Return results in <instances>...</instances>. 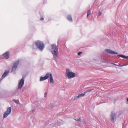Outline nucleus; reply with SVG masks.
I'll return each mask as SVG.
<instances>
[{"instance_id": "f257e3e1", "label": "nucleus", "mask_w": 128, "mask_h": 128, "mask_svg": "<svg viewBox=\"0 0 128 128\" xmlns=\"http://www.w3.org/2000/svg\"><path fill=\"white\" fill-rule=\"evenodd\" d=\"M51 51L54 56L53 58H56L58 55V47L55 44L52 45Z\"/></svg>"}, {"instance_id": "f03ea898", "label": "nucleus", "mask_w": 128, "mask_h": 128, "mask_svg": "<svg viewBox=\"0 0 128 128\" xmlns=\"http://www.w3.org/2000/svg\"><path fill=\"white\" fill-rule=\"evenodd\" d=\"M36 45L37 48L40 51H42L44 48V44L41 41L37 40L36 42Z\"/></svg>"}, {"instance_id": "7ed1b4c3", "label": "nucleus", "mask_w": 128, "mask_h": 128, "mask_svg": "<svg viewBox=\"0 0 128 128\" xmlns=\"http://www.w3.org/2000/svg\"><path fill=\"white\" fill-rule=\"evenodd\" d=\"M66 75L68 79H70L75 77L76 74L74 72H71L70 69L67 68L66 69Z\"/></svg>"}, {"instance_id": "20e7f679", "label": "nucleus", "mask_w": 128, "mask_h": 128, "mask_svg": "<svg viewBox=\"0 0 128 128\" xmlns=\"http://www.w3.org/2000/svg\"><path fill=\"white\" fill-rule=\"evenodd\" d=\"M24 78L23 77L21 80L19 81L18 85V89H17L15 92L16 93L18 94L19 92L18 89H21L23 87L24 82Z\"/></svg>"}, {"instance_id": "39448f33", "label": "nucleus", "mask_w": 128, "mask_h": 128, "mask_svg": "<svg viewBox=\"0 0 128 128\" xmlns=\"http://www.w3.org/2000/svg\"><path fill=\"white\" fill-rule=\"evenodd\" d=\"M20 62V60H18L14 63L11 72H14L16 71Z\"/></svg>"}, {"instance_id": "423d86ee", "label": "nucleus", "mask_w": 128, "mask_h": 128, "mask_svg": "<svg viewBox=\"0 0 128 128\" xmlns=\"http://www.w3.org/2000/svg\"><path fill=\"white\" fill-rule=\"evenodd\" d=\"M116 116L115 112H112L111 113L110 115V120L112 122L114 123L115 122L116 120Z\"/></svg>"}, {"instance_id": "0eeeda50", "label": "nucleus", "mask_w": 128, "mask_h": 128, "mask_svg": "<svg viewBox=\"0 0 128 128\" xmlns=\"http://www.w3.org/2000/svg\"><path fill=\"white\" fill-rule=\"evenodd\" d=\"M49 76V73L47 74L44 77L41 76L40 78V82L42 81L48 79Z\"/></svg>"}, {"instance_id": "6e6552de", "label": "nucleus", "mask_w": 128, "mask_h": 128, "mask_svg": "<svg viewBox=\"0 0 128 128\" xmlns=\"http://www.w3.org/2000/svg\"><path fill=\"white\" fill-rule=\"evenodd\" d=\"M105 51L112 54H118V52L113 51L112 50L109 49L106 50Z\"/></svg>"}, {"instance_id": "1a4fd4ad", "label": "nucleus", "mask_w": 128, "mask_h": 128, "mask_svg": "<svg viewBox=\"0 0 128 128\" xmlns=\"http://www.w3.org/2000/svg\"><path fill=\"white\" fill-rule=\"evenodd\" d=\"M4 57L6 59H8L10 56V54L9 52H6L3 55Z\"/></svg>"}, {"instance_id": "9d476101", "label": "nucleus", "mask_w": 128, "mask_h": 128, "mask_svg": "<svg viewBox=\"0 0 128 128\" xmlns=\"http://www.w3.org/2000/svg\"><path fill=\"white\" fill-rule=\"evenodd\" d=\"M9 73V71L6 70L4 72V74L2 76V77L4 78L6 77L8 75Z\"/></svg>"}, {"instance_id": "9b49d317", "label": "nucleus", "mask_w": 128, "mask_h": 128, "mask_svg": "<svg viewBox=\"0 0 128 128\" xmlns=\"http://www.w3.org/2000/svg\"><path fill=\"white\" fill-rule=\"evenodd\" d=\"M49 76H50V83L51 84H53L54 83V81L52 74H49Z\"/></svg>"}, {"instance_id": "f8f14e48", "label": "nucleus", "mask_w": 128, "mask_h": 128, "mask_svg": "<svg viewBox=\"0 0 128 128\" xmlns=\"http://www.w3.org/2000/svg\"><path fill=\"white\" fill-rule=\"evenodd\" d=\"M67 19L70 22H72L73 21L72 19V16L70 15H68L67 17Z\"/></svg>"}, {"instance_id": "ddd939ff", "label": "nucleus", "mask_w": 128, "mask_h": 128, "mask_svg": "<svg viewBox=\"0 0 128 128\" xmlns=\"http://www.w3.org/2000/svg\"><path fill=\"white\" fill-rule=\"evenodd\" d=\"M86 94H85L84 93V94H79L78 96H77L76 97H75V99H77V98H80L84 96Z\"/></svg>"}, {"instance_id": "4468645a", "label": "nucleus", "mask_w": 128, "mask_h": 128, "mask_svg": "<svg viewBox=\"0 0 128 128\" xmlns=\"http://www.w3.org/2000/svg\"><path fill=\"white\" fill-rule=\"evenodd\" d=\"M118 56L125 59H128V56H126L124 55L120 54L118 55Z\"/></svg>"}, {"instance_id": "2eb2a0df", "label": "nucleus", "mask_w": 128, "mask_h": 128, "mask_svg": "<svg viewBox=\"0 0 128 128\" xmlns=\"http://www.w3.org/2000/svg\"><path fill=\"white\" fill-rule=\"evenodd\" d=\"M12 111V108L11 107L9 108L6 112L10 114Z\"/></svg>"}, {"instance_id": "dca6fc26", "label": "nucleus", "mask_w": 128, "mask_h": 128, "mask_svg": "<svg viewBox=\"0 0 128 128\" xmlns=\"http://www.w3.org/2000/svg\"><path fill=\"white\" fill-rule=\"evenodd\" d=\"M9 114H9V113L5 112L4 113V118H6Z\"/></svg>"}, {"instance_id": "f3484780", "label": "nucleus", "mask_w": 128, "mask_h": 128, "mask_svg": "<svg viewBox=\"0 0 128 128\" xmlns=\"http://www.w3.org/2000/svg\"><path fill=\"white\" fill-rule=\"evenodd\" d=\"M61 125V124L58 121H57L56 123V124L54 125V126H60Z\"/></svg>"}, {"instance_id": "a211bd4d", "label": "nucleus", "mask_w": 128, "mask_h": 128, "mask_svg": "<svg viewBox=\"0 0 128 128\" xmlns=\"http://www.w3.org/2000/svg\"><path fill=\"white\" fill-rule=\"evenodd\" d=\"M13 101H14V102H15L16 104H20L19 101L18 100H13Z\"/></svg>"}, {"instance_id": "6ab92c4d", "label": "nucleus", "mask_w": 128, "mask_h": 128, "mask_svg": "<svg viewBox=\"0 0 128 128\" xmlns=\"http://www.w3.org/2000/svg\"><path fill=\"white\" fill-rule=\"evenodd\" d=\"M91 14V11L90 10H89L87 12V17L88 18V16L90 15Z\"/></svg>"}, {"instance_id": "aec40b11", "label": "nucleus", "mask_w": 128, "mask_h": 128, "mask_svg": "<svg viewBox=\"0 0 128 128\" xmlns=\"http://www.w3.org/2000/svg\"><path fill=\"white\" fill-rule=\"evenodd\" d=\"M94 90L93 89H89L88 90H87L85 92H84V93L86 94V93L88 92H90V91H92V90Z\"/></svg>"}, {"instance_id": "412c9836", "label": "nucleus", "mask_w": 128, "mask_h": 128, "mask_svg": "<svg viewBox=\"0 0 128 128\" xmlns=\"http://www.w3.org/2000/svg\"><path fill=\"white\" fill-rule=\"evenodd\" d=\"M18 94L14 92V94H12V96H18Z\"/></svg>"}, {"instance_id": "4be33fe9", "label": "nucleus", "mask_w": 128, "mask_h": 128, "mask_svg": "<svg viewBox=\"0 0 128 128\" xmlns=\"http://www.w3.org/2000/svg\"><path fill=\"white\" fill-rule=\"evenodd\" d=\"M74 120L76 121H77L78 122H79L80 121L81 119L80 118H79L78 119H74Z\"/></svg>"}, {"instance_id": "5701e85b", "label": "nucleus", "mask_w": 128, "mask_h": 128, "mask_svg": "<svg viewBox=\"0 0 128 128\" xmlns=\"http://www.w3.org/2000/svg\"><path fill=\"white\" fill-rule=\"evenodd\" d=\"M102 14V12H99L98 14V16H100Z\"/></svg>"}, {"instance_id": "b1692460", "label": "nucleus", "mask_w": 128, "mask_h": 128, "mask_svg": "<svg viewBox=\"0 0 128 128\" xmlns=\"http://www.w3.org/2000/svg\"><path fill=\"white\" fill-rule=\"evenodd\" d=\"M112 64H113V65H114L115 66H120V67H121L122 66L120 65V64H119L118 65H117V64H116L114 63H112Z\"/></svg>"}, {"instance_id": "393cba45", "label": "nucleus", "mask_w": 128, "mask_h": 128, "mask_svg": "<svg viewBox=\"0 0 128 128\" xmlns=\"http://www.w3.org/2000/svg\"><path fill=\"white\" fill-rule=\"evenodd\" d=\"M81 52H79L78 53V56H80L81 55V54L82 53Z\"/></svg>"}, {"instance_id": "a878e982", "label": "nucleus", "mask_w": 128, "mask_h": 128, "mask_svg": "<svg viewBox=\"0 0 128 128\" xmlns=\"http://www.w3.org/2000/svg\"><path fill=\"white\" fill-rule=\"evenodd\" d=\"M128 65V64H127L126 65H124L122 66H122L121 67H122V66H127Z\"/></svg>"}, {"instance_id": "bb28decb", "label": "nucleus", "mask_w": 128, "mask_h": 128, "mask_svg": "<svg viewBox=\"0 0 128 128\" xmlns=\"http://www.w3.org/2000/svg\"><path fill=\"white\" fill-rule=\"evenodd\" d=\"M44 18H42L41 19H40V20H44Z\"/></svg>"}, {"instance_id": "cd10ccee", "label": "nucleus", "mask_w": 128, "mask_h": 128, "mask_svg": "<svg viewBox=\"0 0 128 128\" xmlns=\"http://www.w3.org/2000/svg\"><path fill=\"white\" fill-rule=\"evenodd\" d=\"M47 94V93L45 92V96L46 97V94Z\"/></svg>"}, {"instance_id": "c85d7f7f", "label": "nucleus", "mask_w": 128, "mask_h": 128, "mask_svg": "<svg viewBox=\"0 0 128 128\" xmlns=\"http://www.w3.org/2000/svg\"><path fill=\"white\" fill-rule=\"evenodd\" d=\"M32 112H34V110H32Z\"/></svg>"}, {"instance_id": "c756f323", "label": "nucleus", "mask_w": 128, "mask_h": 128, "mask_svg": "<svg viewBox=\"0 0 128 128\" xmlns=\"http://www.w3.org/2000/svg\"><path fill=\"white\" fill-rule=\"evenodd\" d=\"M127 100L128 102V98H127Z\"/></svg>"}, {"instance_id": "7c9ffc66", "label": "nucleus", "mask_w": 128, "mask_h": 128, "mask_svg": "<svg viewBox=\"0 0 128 128\" xmlns=\"http://www.w3.org/2000/svg\"><path fill=\"white\" fill-rule=\"evenodd\" d=\"M35 48H33V49H34Z\"/></svg>"}, {"instance_id": "2f4dec72", "label": "nucleus", "mask_w": 128, "mask_h": 128, "mask_svg": "<svg viewBox=\"0 0 128 128\" xmlns=\"http://www.w3.org/2000/svg\"><path fill=\"white\" fill-rule=\"evenodd\" d=\"M53 108V107H52V108Z\"/></svg>"}]
</instances>
